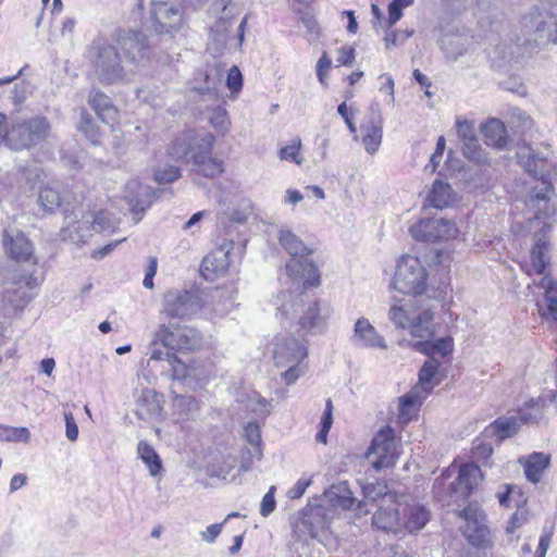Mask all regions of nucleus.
<instances>
[{
	"label": "nucleus",
	"mask_w": 557,
	"mask_h": 557,
	"mask_svg": "<svg viewBox=\"0 0 557 557\" xmlns=\"http://www.w3.org/2000/svg\"><path fill=\"white\" fill-rule=\"evenodd\" d=\"M119 48L131 61H135L136 53H143L147 48V37L139 30L124 32L117 38Z\"/></svg>",
	"instance_id": "b1692460"
},
{
	"label": "nucleus",
	"mask_w": 557,
	"mask_h": 557,
	"mask_svg": "<svg viewBox=\"0 0 557 557\" xmlns=\"http://www.w3.org/2000/svg\"><path fill=\"white\" fill-rule=\"evenodd\" d=\"M181 177V170L174 165L158 169L154 172V181L159 184H170Z\"/></svg>",
	"instance_id": "de8ad7c7"
},
{
	"label": "nucleus",
	"mask_w": 557,
	"mask_h": 557,
	"mask_svg": "<svg viewBox=\"0 0 557 557\" xmlns=\"http://www.w3.org/2000/svg\"><path fill=\"white\" fill-rule=\"evenodd\" d=\"M1 435L7 441L13 442H28L30 438V432L24 426H2Z\"/></svg>",
	"instance_id": "a18cd8bd"
},
{
	"label": "nucleus",
	"mask_w": 557,
	"mask_h": 557,
	"mask_svg": "<svg viewBox=\"0 0 557 557\" xmlns=\"http://www.w3.org/2000/svg\"><path fill=\"white\" fill-rule=\"evenodd\" d=\"M99 66H101L103 72H111L114 76H121L123 73L117 51L111 46L101 49Z\"/></svg>",
	"instance_id": "473e14b6"
},
{
	"label": "nucleus",
	"mask_w": 557,
	"mask_h": 557,
	"mask_svg": "<svg viewBox=\"0 0 557 557\" xmlns=\"http://www.w3.org/2000/svg\"><path fill=\"white\" fill-rule=\"evenodd\" d=\"M332 67V60L326 51H323L315 65V73L321 85L327 86V74Z\"/></svg>",
	"instance_id": "09e8293b"
},
{
	"label": "nucleus",
	"mask_w": 557,
	"mask_h": 557,
	"mask_svg": "<svg viewBox=\"0 0 557 557\" xmlns=\"http://www.w3.org/2000/svg\"><path fill=\"white\" fill-rule=\"evenodd\" d=\"M364 76V73L360 70L354 71L350 74H348L344 81L347 83V85L351 88L356 84H358Z\"/></svg>",
	"instance_id": "338daca9"
},
{
	"label": "nucleus",
	"mask_w": 557,
	"mask_h": 557,
	"mask_svg": "<svg viewBox=\"0 0 557 557\" xmlns=\"http://www.w3.org/2000/svg\"><path fill=\"white\" fill-rule=\"evenodd\" d=\"M77 131L81 132L91 144L98 145L103 138V131L98 121L90 114L86 108L79 110V121Z\"/></svg>",
	"instance_id": "a878e982"
},
{
	"label": "nucleus",
	"mask_w": 557,
	"mask_h": 557,
	"mask_svg": "<svg viewBox=\"0 0 557 557\" xmlns=\"http://www.w3.org/2000/svg\"><path fill=\"white\" fill-rule=\"evenodd\" d=\"M14 284L21 288L22 286H25L27 289H34L38 286V280L34 275V273H29L27 275H18L14 278Z\"/></svg>",
	"instance_id": "4d7b16f0"
},
{
	"label": "nucleus",
	"mask_w": 557,
	"mask_h": 557,
	"mask_svg": "<svg viewBox=\"0 0 557 557\" xmlns=\"http://www.w3.org/2000/svg\"><path fill=\"white\" fill-rule=\"evenodd\" d=\"M355 97V92L352 89H348L345 91V95H344V98H345V101L342 102L338 107H337V113L343 117L347 128L349 129V132L354 135H356L357 133V126H356V123H355V110L349 108L346 103L347 100H350Z\"/></svg>",
	"instance_id": "58836bf2"
},
{
	"label": "nucleus",
	"mask_w": 557,
	"mask_h": 557,
	"mask_svg": "<svg viewBox=\"0 0 557 557\" xmlns=\"http://www.w3.org/2000/svg\"><path fill=\"white\" fill-rule=\"evenodd\" d=\"M355 336L364 346H384L383 338L376 334L373 325H371V323L364 318L357 320L355 325Z\"/></svg>",
	"instance_id": "c85d7f7f"
},
{
	"label": "nucleus",
	"mask_w": 557,
	"mask_h": 557,
	"mask_svg": "<svg viewBox=\"0 0 557 557\" xmlns=\"http://www.w3.org/2000/svg\"><path fill=\"white\" fill-rule=\"evenodd\" d=\"M333 424V401L327 398L325 401V409L322 413L320 421V429L315 435V441L323 445L327 444V435Z\"/></svg>",
	"instance_id": "c9c22d12"
},
{
	"label": "nucleus",
	"mask_w": 557,
	"mask_h": 557,
	"mask_svg": "<svg viewBox=\"0 0 557 557\" xmlns=\"http://www.w3.org/2000/svg\"><path fill=\"white\" fill-rule=\"evenodd\" d=\"M545 397L530 399L519 409V419L522 423H536L543 418Z\"/></svg>",
	"instance_id": "7c9ffc66"
},
{
	"label": "nucleus",
	"mask_w": 557,
	"mask_h": 557,
	"mask_svg": "<svg viewBox=\"0 0 557 557\" xmlns=\"http://www.w3.org/2000/svg\"><path fill=\"white\" fill-rule=\"evenodd\" d=\"M226 86L231 95L236 97L243 89V75L238 66L233 65L226 76Z\"/></svg>",
	"instance_id": "49530a36"
},
{
	"label": "nucleus",
	"mask_w": 557,
	"mask_h": 557,
	"mask_svg": "<svg viewBox=\"0 0 557 557\" xmlns=\"http://www.w3.org/2000/svg\"><path fill=\"white\" fill-rule=\"evenodd\" d=\"M458 136L462 140L461 151L465 158L475 164H484L487 153L479 144L473 122L457 120L455 123Z\"/></svg>",
	"instance_id": "dca6fc26"
},
{
	"label": "nucleus",
	"mask_w": 557,
	"mask_h": 557,
	"mask_svg": "<svg viewBox=\"0 0 557 557\" xmlns=\"http://www.w3.org/2000/svg\"><path fill=\"white\" fill-rule=\"evenodd\" d=\"M301 22L305 25L307 32L314 38H319L322 34V28L313 15L306 14L301 17Z\"/></svg>",
	"instance_id": "5fc2aeb1"
},
{
	"label": "nucleus",
	"mask_w": 557,
	"mask_h": 557,
	"mask_svg": "<svg viewBox=\"0 0 557 557\" xmlns=\"http://www.w3.org/2000/svg\"><path fill=\"white\" fill-rule=\"evenodd\" d=\"M278 157L281 160L294 162L296 164L302 163V157H301V140L300 138L296 137L290 140V144L282 147L278 150Z\"/></svg>",
	"instance_id": "ea45409f"
},
{
	"label": "nucleus",
	"mask_w": 557,
	"mask_h": 557,
	"mask_svg": "<svg viewBox=\"0 0 557 557\" xmlns=\"http://www.w3.org/2000/svg\"><path fill=\"white\" fill-rule=\"evenodd\" d=\"M230 269L228 252L219 248L210 251L200 264V274L208 282H216L227 275Z\"/></svg>",
	"instance_id": "a211bd4d"
},
{
	"label": "nucleus",
	"mask_w": 557,
	"mask_h": 557,
	"mask_svg": "<svg viewBox=\"0 0 557 557\" xmlns=\"http://www.w3.org/2000/svg\"><path fill=\"white\" fill-rule=\"evenodd\" d=\"M413 77L414 79L422 86V87H425L426 90H425V95L428 97L431 96V92L429 91V88L431 87L432 83L431 81L429 79L428 76H425L420 70H414L413 71Z\"/></svg>",
	"instance_id": "0e129e2a"
},
{
	"label": "nucleus",
	"mask_w": 557,
	"mask_h": 557,
	"mask_svg": "<svg viewBox=\"0 0 557 557\" xmlns=\"http://www.w3.org/2000/svg\"><path fill=\"white\" fill-rule=\"evenodd\" d=\"M521 46L512 40L499 42L493 50L494 62H510L520 54Z\"/></svg>",
	"instance_id": "f704fd0d"
},
{
	"label": "nucleus",
	"mask_w": 557,
	"mask_h": 557,
	"mask_svg": "<svg viewBox=\"0 0 557 557\" xmlns=\"http://www.w3.org/2000/svg\"><path fill=\"white\" fill-rule=\"evenodd\" d=\"M428 200L430 206L433 208H446L451 200L450 185L448 183H444L442 178L435 180L428 196Z\"/></svg>",
	"instance_id": "c756f323"
},
{
	"label": "nucleus",
	"mask_w": 557,
	"mask_h": 557,
	"mask_svg": "<svg viewBox=\"0 0 557 557\" xmlns=\"http://www.w3.org/2000/svg\"><path fill=\"white\" fill-rule=\"evenodd\" d=\"M428 273L420 259L405 255L400 258L393 278V286L406 295L421 296L428 287Z\"/></svg>",
	"instance_id": "0eeeda50"
},
{
	"label": "nucleus",
	"mask_w": 557,
	"mask_h": 557,
	"mask_svg": "<svg viewBox=\"0 0 557 557\" xmlns=\"http://www.w3.org/2000/svg\"><path fill=\"white\" fill-rule=\"evenodd\" d=\"M521 25L530 51L557 44V0H542L522 16Z\"/></svg>",
	"instance_id": "20e7f679"
},
{
	"label": "nucleus",
	"mask_w": 557,
	"mask_h": 557,
	"mask_svg": "<svg viewBox=\"0 0 557 557\" xmlns=\"http://www.w3.org/2000/svg\"><path fill=\"white\" fill-rule=\"evenodd\" d=\"M446 149V140L444 136H440L436 141V147L434 152L430 157V162L425 165V171H430V173H438L442 178L447 180L449 177V161L453 157V151L448 150L447 159L443 169H440L441 160L443 158L444 151Z\"/></svg>",
	"instance_id": "bb28decb"
},
{
	"label": "nucleus",
	"mask_w": 557,
	"mask_h": 557,
	"mask_svg": "<svg viewBox=\"0 0 557 557\" xmlns=\"http://www.w3.org/2000/svg\"><path fill=\"white\" fill-rule=\"evenodd\" d=\"M549 543H550V537L548 535L541 536L540 542H539L537 552H536L540 557L545 556V554L549 547Z\"/></svg>",
	"instance_id": "774afa93"
},
{
	"label": "nucleus",
	"mask_w": 557,
	"mask_h": 557,
	"mask_svg": "<svg viewBox=\"0 0 557 557\" xmlns=\"http://www.w3.org/2000/svg\"><path fill=\"white\" fill-rule=\"evenodd\" d=\"M119 243L120 242L110 243L101 248L94 250L91 252V258L97 260L104 258L107 255L113 251V249L117 246Z\"/></svg>",
	"instance_id": "052dcab7"
},
{
	"label": "nucleus",
	"mask_w": 557,
	"mask_h": 557,
	"mask_svg": "<svg viewBox=\"0 0 557 557\" xmlns=\"http://www.w3.org/2000/svg\"><path fill=\"white\" fill-rule=\"evenodd\" d=\"M455 177H458V180L463 181L465 185L470 190L483 187V183L481 182V177L479 176V169H459Z\"/></svg>",
	"instance_id": "37998d69"
},
{
	"label": "nucleus",
	"mask_w": 557,
	"mask_h": 557,
	"mask_svg": "<svg viewBox=\"0 0 557 557\" xmlns=\"http://www.w3.org/2000/svg\"><path fill=\"white\" fill-rule=\"evenodd\" d=\"M431 517L430 511L419 504L401 503V532L409 533L423 529Z\"/></svg>",
	"instance_id": "aec40b11"
},
{
	"label": "nucleus",
	"mask_w": 557,
	"mask_h": 557,
	"mask_svg": "<svg viewBox=\"0 0 557 557\" xmlns=\"http://www.w3.org/2000/svg\"><path fill=\"white\" fill-rule=\"evenodd\" d=\"M546 307H543L540 302L536 304L541 318L546 321L557 320V296L545 297Z\"/></svg>",
	"instance_id": "8fccbe9b"
},
{
	"label": "nucleus",
	"mask_w": 557,
	"mask_h": 557,
	"mask_svg": "<svg viewBox=\"0 0 557 557\" xmlns=\"http://www.w3.org/2000/svg\"><path fill=\"white\" fill-rule=\"evenodd\" d=\"M64 418L66 426V436L70 441L74 442L78 437V426L75 422L72 412H65Z\"/></svg>",
	"instance_id": "6e6d98bb"
},
{
	"label": "nucleus",
	"mask_w": 557,
	"mask_h": 557,
	"mask_svg": "<svg viewBox=\"0 0 557 557\" xmlns=\"http://www.w3.org/2000/svg\"><path fill=\"white\" fill-rule=\"evenodd\" d=\"M472 458L483 465L488 463V459L493 455V446L482 440H475L471 449Z\"/></svg>",
	"instance_id": "79ce46f5"
},
{
	"label": "nucleus",
	"mask_w": 557,
	"mask_h": 557,
	"mask_svg": "<svg viewBox=\"0 0 557 557\" xmlns=\"http://www.w3.org/2000/svg\"><path fill=\"white\" fill-rule=\"evenodd\" d=\"M409 233L416 240L438 243L450 237L451 225L443 219H422L410 226Z\"/></svg>",
	"instance_id": "2eb2a0df"
},
{
	"label": "nucleus",
	"mask_w": 557,
	"mask_h": 557,
	"mask_svg": "<svg viewBox=\"0 0 557 557\" xmlns=\"http://www.w3.org/2000/svg\"><path fill=\"white\" fill-rule=\"evenodd\" d=\"M2 247L8 259L16 264H28L33 268L38 265L34 244L24 232L18 231L13 235L8 230H4L2 234Z\"/></svg>",
	"instance_id": "ddd939ff"
},
{
	"label": "nucleus",
	"mask_w": 557,
	"mask_h": 557,
	"mask_svg": "<svg viewBox=\"0 0 557 557\" xmlns=\"http://www.w3.org/2000/svg\"><path fill=\"white\" fill-rule=\"evenodd\" d=\"M275 508V499L271 492L267 493L261 502L260 512L263 517L269 516Z\"/></svg>",
	"instance_id": "13d9d810"
},
{
	"label": "nucleus",
	"mask_w": 557,
	"mask_h": 557,
	"mask_svg": "<svg viewBox=\"0 0 557 557\" xmlns=\"http://www.w3.org/2000/svg\"><path fill=\"white\" fill-rule=\"evenodd\" d=\"M548 252V242L544 236L539 237L531 250L532 267L537 274L544 273L549 261Z\"/></svg>",
	"instance_id": "2f4dec72"
},
{
	"label": "nucleus",
	"mask_w": 557,
	"mask_h": 557,
	"mask_svg": "<svg viewBox=\"0 0 557 557\" xmlns=\"http://www.w3.org/2000/svg\"><path fill=\"white\" fill-rule=\"evenodd\" d=\"M399 37H400L399 30L394 29V30H391L389 33H387L384 38L386 48H391V47L396 46L399 42H401Z\"/></svg>",
	"instance_id": "69168bd1"
},
{
	"label": "nucleus",
	"mask_w": 557,
	"mask_h": 557,
	"mask_svg": "<svg viewBox=\"0 0 557 557\" xmlns=\"http://www.w3.org/2000/svg\"><path fill=\"white\" fill-rule=\"evenodd\" d=\"M536 286L544 290L545 297L557 296V280L552 276L544 275L537 283Z\"/></svg>",
	"instance_id": "603ef678"
},
{
	"label": "nucleus",
	"mask_w": 557,
	"mask_h": 557,
	"mask_svg": "<svg viewBox=\"0 0 557 557\" xmlns=\"http://www.w3.org/2000/svg\"><path fill=\"white\" fill-rule=\"evenodd\" d=\"M389 315L392 321L401 329H408L413 337L426 338L412 345L413 349L428 356L419 371L418 382L412 388L399 397L398 421L401 424L418 418L423 400L438 385L444 374L442 369L449 363L453 352V339L449 336L436 337L441 333L431 322L430 310H407L403 306H393Z\"/></svg>",
	"instance_id": "f257e3e1"
},
{
	"label": "nucleus",
	"mask_w": 557,
	"mask_h": 557,
	"mask_svg": "<svg viewBox=\"0 0 557 557\" xmlns=\"http://www.w3.org/2000/svg\"><path fill=\"white\" fill-rule=\"evenodd\" d=\"M209 122L210 125L221 134H225L231 125L227 111L222 107L212 110Z\"/></svg>",
	"instance_id": "a19ab883"
},
{
	"label": "nucleus",
	"mask_w": 557,
	"mask_h": 557,
	"mask_svg": "<svg viewBox=\"0 0 557 557\" xmlns=\"http://www.w3.org/2000/svg\"><path fill=\"white\" fill-rule=\"evenodd\" d=\"M412 3L413 0H393L388 4V27L394 26L403 17V10Z\"/></svg>",
	"instance_id": "c03bdc74"
},
{
	"label": "nucleus",
	"mask_w": 557,
	"mask_h": 557,
	"mask_svg": "<svg viewBox=\"0 0 557 557\" xmlns=\"http://www.w3.org/2000/svg\"><path fill=\"white\" fill-rule=\"evenodd\" d=\"M8 136H9V124L7 121V116L3 113H0V146L5 144L8 146Z\"/></svg>",
	"instance_id": "e2e57ef3"
},
{
	"label": "nucleus",
	"mask_w": 557,
	"mask_h": 557,
	"mask_svg": "<svg viewBox=\"0 0 557 557\" xmlns=\"http://www.w3.org/2000/svg\"><path fill=\"white\" fill-rule=\"evenodd\" d=\"M502 87L508 91L515 92L519 96L527 95L524 84L518 77H508L500 83Z\"/></svg>",
	"instance_id": "864d4df0"
},
{
	"label": "nucleus",
	"mask_w": 557,
	"mask_h": 557,
	"mask_svg": "<svg viewBox=\"0 0 557 557\" xmlns=\"http://www.w3.org/2000/svg\"><path fill=\"white\" fill-rule=\"evenodd\" d=\"M549 456L544 453H533L520 459V462L524 468V474L532 483H537L541 480L544 470L549 465Z\"/></svg>",
	"instance_id": "393cba45"
},
{
	"label": "nucleus",
	"mask_w": 557,
	"mask_h": 557,
	"mask_svg": "<svg viewBox=\"0 0 557 557\" xmlns=\"http://www.w3.org/2000/svg\"><path fill=\"white\" fill-rule=\"evenodd\" d=\"M154 341L181 352L196 351L202 346V335L197 329L180 325L161 324L154 333Z\"/></svg>",
	"instance_id": "9d476101"
},
{
	"label": "nucleus",
	"mask_w": 557,
	"mask_h": 557,
	"mask_svg": "<svg viewBox=\"0 0 557 557\" xmlns=\"http://www.w3.org/2000/svg\"><path fill=\"white\" fill-rule=\"evenodd\" d=\"M372 523L380 530L401 533V503L396 493H385L372 517Z\"/></svg>",
	"instance_id": "4468645a"
},
{
	"label": "nucleus",
	"mask_w": 557,
	"mask_h": 557,
	"mask_svg": "<svg viewBox=\"0 0 557 557\" xmlns=\"http://www.w3.org/2000/svg\"><path fill=\"white\" fill-rule=\"evenodd\" d=\"M246 436L250 443L258 442L260 440L259 426L255 423H248L245 428Z\"/></svg>",
	"instance_id": "680f3d73"
},
{
	"label": "nucleus",
	"mask_w": 557,
	"mask_h": 557,
	"mask_svg": "<svg viewBox=\"0 0 557 557\" xmlns=\"http://www.w3.org/2000/svg\"><path fill=\"white\" fill-rule=\"evenodd\" d=\"M223 523H214L207 527L206 532L203 533V539L212 543L215 541V539L220 535L222 531Z\"/></svg>",
	"instance_id": "bf43d9fd"
},
{
	"label": "nucleus",
	"mask_w": 557,
	"mask_h": 557,
	"mask_svg": "<svg viewBox=\"0 0 557 557\" xmlns=\"http://www.w3.org/2000/svg\"><path fill=\"white\" fill-rule=\"evenodd\" d=\"M203 308L205 300L199 289H170L163 295L161 312L169 319L186 320Z\"/></svg>",
	"instance_id": "6e6552de"
},
{
	"label": "nucleus",
	"mask_w": 557,
	"mask_h": 557,
	"mask_svg": "<svg viewBox=\"0 0 557 557\" xmlns=\"http://www.w3.org/2000/svg\"><path fill=\"white\" fill-rule=\"evenodd\" d=\"M458 530L469 546L476 550L492 549L495 535L490 527L488 517L478 500L468 502L457 511Z\"/></svg>",
	"instance_id": "39448f33"
},
{
	"label": "nucleus",
	"mask_w": 557,
	"mask_h": 557,
	"mask_svg": "<svg viewBox=\"0 0 557 557\" xmlns=\"http://www.w3.org/2000/svg\"><path fill=\"white\" fill-rule=\"evenodd\" d=\"M481 132L487 146L502 150L509 143L506 126L498 119H490L486 123L482 124Z\"/></svg>",
	"instance_id": "5701e85b"
},
{
	"label": "nucleus",
	"mask_w": 557,
	"mask_h": 557,
	"mask_svg": "<svg viewBox=\"0 0 557 557\" xmlns=\"http://www.w3.org/2000/svg\"><path fill=\"white\" fill-rule=\"evenodd\" d=\"M336 67L351 66L356 61V48L352 45H344L337 49Z\"/></svg>",
	"instance_id": "3c124183"
},
{
	"label": "nucleus",
	"mask_w": 557,
	"mask_h": 557,
	"mask_svg": "<svg viewBox=\"0 0 557 557\" xmlns=\"http://www.w3.org/2000/svg\"><path fill=\"white\" fill-rule=\"evenodd\" d=\"M273 357L275 366L278 368L293 363L282 373L283 381L289 385L295 383L301 374L299 363L307 357V349L296 339L285 337L275 344Z\"/></svg>",
	"instance_id": "9b49d317"
},
{
	"label": "nucleus",
	"mask_w": 557,
	"mask_h": 557,
	"mask_svg": "<svg viewBox=\"0 0 557 557\" xmlns=\"http://www.w3.org/2000/svg\"><path fill=\"white\" fill-rule=\"evenodd\" d=\"M483 481L481 468L474 462L463 463L459 468L455 493H461L466 497L478 490Z\"/></svg>",
	"instance_id": "412c9836"
},
{
	"label": "nucleus",
	"mask_w": 557,
	"mask_h": 557,
	"mask_svg": "<svg viewBox=\"0 0 557 557\" xmlns=\"http://www.w3.org/2000/svg\"><path fill=\"white\" fill-rule=\"evenodd\" d=\"M50 123L45 116H33L9 126L8 147L13 150L29 149L49 137Z\"/></svg>",
	"instance_id": "423d86ee"
},
{
	"label": "nucleus",
	"mask_w": 557,
	"mask_h": 557,
	"mask_svg": "<svg viewBox=\"0 0 557 557\" xmlns=\"http://www.w3.org/2000/svg\"><path fill=\"white\" fill-rule=\"evenodd\" d=\"M214 144L215 137L211 133L188 129L171 143L168 152L178 158L190 156L200 175L214 178L224 173L223 160L213 156Z\"/></svg>",
	"instance_id": "f03ea898"
},
{
	"label": "nucleus",
	"mask_w": 557,
	"mask_h": 557,
	"mask_svg": "<svg viewBox=\"0 0 557 557\" xmlns=\"http://www.w3.org/2000/svg\"><path fill=\"white\" fill-rule=\"evenodd\" d=\"M521 421L518 416H511L506 418H499L495 420L488 429L485 430V435L487 433L496 434L498 440H504L510 437L515 433H517L518 429L521 425Z\"/></svg>",
	"instance_id": "cd10ccee"
},
{
	"label": "nucleus",
	"mask_w": 557,
	"mask_h": 557,
	"mask_svg": "<svg viewBox=\"0 0 557 557\" xmlns=\"http://www.w3.org/2000/svg\"><path fill=\"white\" fill-rule=\"evenodd\" d=\"M163 395L153 389L141 391L137 399L136 412L143 419H151L161 414L163 407Z\"/></svg>",
	"instance_id": "4be33fe9"
},
{
	"label": "nucleus",
	"mask_w": 557,
	"mask_h": 557,
	"mask_svg": "<svg viewBox=\"0 0 557 557\" xmlns=\"http://www.w3.org/2000/svg\"><path fill=\"white\" fill-rule=\"evenodd\" d=\"M518 158L528 172L536 175L539 172L537 162H544L547 157L541 152H535L532 148L528 147L523 148L518 153Z\"/></svg>",
	"instance_id": "e433bc0d"
},
{
	"label": "nucleus",
	"mask_w": 557,
	"mask_h": 557,
	"mask_svg": "<svg viewBox=\"0 0 557 557\" xmlns=\"http://www.w3.org/2000/svg\"><path fill=\"white\" fill-rule=\"evenodd\" d=\"M137 451L141 460L148 467L151 475H157L162 469L159 455L153 447L146 441H140L137 446Z\"/></svg>",
	"instance_id": "72a5a7b5"
},
{
	"label": "nucleus",
	"mask_w": 557,
	"mask_h": 557,
	"mask_svg": "<svg viewBox=\"0 0 557 557\" xmlns=\"http://www.w3.org/2000/svg\"><path fill=\"white\" fill-rule=\"evenodd\" d=\"M368 455H374L372 461L376 470L387 469L395 466L400 456L399 444L396 442L394 430L384 426L374 435L369 447Z\"/></svg>",
	"instance_id": "f8f14e48"
},
{
	"label": "nucleus",
	"mask_w": 557,
	"mask_h": 557,
	"mask_svg": "<svg viewBox=\"0 0 557 557\" xmlns=\"http://www.w3.org/2000/svg\"><path fill=\"white\" fill-rule=\"evenodd\" d=\"M360 139L370 154L379 151L383 140V119L372 115L360 124Z\"/></svg>",
	"instance_id": "6ab92c4d"
},
{
	"label": "nucleus",
	"mask_w": 557,
	"mask_h": 557,
	"mask_svg": "<svg viewBox=\"0 0 557 557\" xmlns=\"http://www.w3.org/2000/svg\"><path fill=\"white\" fill-rule=\"evenodd\" d=\"M305 289L294 299L283 304L278 308V314L282 319L289 318L290 314L298 315V325L305 332H311L324 323L321 314L320 301L318 299H307Z\"/></svg>",
	"instance_id": "1a4fd4ad"
},
{
	"label": "nucleus",
	"mask_w": 557,
	"mask_h": 557,
	"mask_svg": "<svg viewBox=\"0 0 557 557\" xmlns=\"http://www.w3.org/2000/svg\"><path fill=\"white\" fill-rule=\"evenodd\" d=\"M278 243L290 256L286 262V273L292 280L301 281L302 289H314L321 286L322 275L319 267L309 257L313 249L289 230H282Z\"/></svg>",
	"instance_id": "7ed1b4c3"
},
{
	"label": "nucleus",
	"mask_w": 557,
	"mask_h": 557,
	"mask_svg": "<svg viewBox=\"0 0 557 557\" xmlns=\"http://www.w3.org/2000/svg\"><path fill=\"white\" fill-rule=\"evenodd\" d=\"M39 201L46 211L52 212L61 207L62 197L55 188L45 186L39 191Z\"/></svg>",
	"instance_id": "4c0bfd02"
},
{
	"label": "nucleus",
	"mask_w": 557,
	"mask_h": 557,
	"mask_svg": "<svg viewBox=\"0 0 557 557\" xmlns=\"http://www.w3.org/2000/svg\"><path fill=\"white\" fill-rule=\"evenodd\" d=\"M87 103L97 119L111 128L119 124L120 110L106 92L100 89H91L87 96Z\"/></svg>",
	"instance_id": "f3484780"
}]
</instances>
